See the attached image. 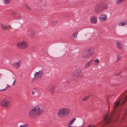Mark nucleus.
Wrapping results in <instances>:
<instances>
[{"instance_id":"obj_1","label":"nucleus","mask_w":127,"mask_h":127,"mask_svg":"<svg viewBox=\"0 0 127 127\" xmlns=\"http://www.w3.org/2000/svg\"><path fill=\"white\" fill-rule=\"evenodd\" d=\"M40 108L39 105H37L32 109L28 113L29 117L34 119L41 115L43 113L44 110L41 109Z\"/></svg>"},{"instance_id":"obj_2","label":"nucleus","mask_w":127,"mask_h":127,"mask_svg":"<svg viewBox=\"0 0 127 127\" xmlns=\"http://www.w3.org/2000/svg\"><path fill=\"white\" fill-rule=\"evenodd\" d=\"M70 109L66 108H62L59 110L57 115L59 117L62 118L68 116L70 113Z\"/></svg>"},{"instance_id":"obj_3","label":"nucleus","mask_w":127,"mask_h":127,"mask_svg":"<svg viewBox=\"0 0 127 127\" xmlns=\"http://www.w3.org/2000/svg\"><path fill=\"white\" fill-rule=\"evenodd\" d=\"M28 47V44L26 41H21L18 42L17 44V47L21 49H25Z\"/></svg>"},{"instance_id":"obj_4","label":"nucleus","mask_w":127,"mask_h":127,"mask_svg":"<svg viewBox=\"0 0 127 127\" xmlns=\"http://www.w3.org/2000/svg\"><path fill=\"white\" fill-rule=\"evenodd\" d=\"M10 104V101L6 97H5L0 101V105L4 107L9 108Z\"/></svg>"},{"instance_id":"obj_5","label":"nucleus","mask_w":127,"mask_h":127,"mask_svg":"<svg viewBox=\"0 0 127 127\" xmlns=\"http://www.w3.org/2000/svg\"><path fill=\"white\" fill-rule=\"evenodd\" d=\"M93 54V53H92L91 50L89 49H88L83 53L82 55V57L84 59L86 58H88L91 56Z\"/></svg>"},{"instance_id":"obj_6","label":"nucleus","mask_w":127,"mask_h":127,"mask_svg":"<svg viewBox=\"0 0 127 127\" xmlns=\"http://www.w3.org/2000/svg\"><path fill=\"white\" fill-rule=\"evenodd\" d=\"M43 72L42 70H39L38 72H36L34 74V78L36 79H40L42 77Z\"/></svg>"},{"instance_id":"obj_7","label":"nucleus","mask_w":127,"mask_h":127,"mask_svg":"<svg viewBox=\"0 0 127 127\" xmlns=\"http://www.w3.org/2000/svg\"><path fill=\"white\" fill-rule=\"evenodd\" d=\"M16 79L15 78H13L9 80L8 82V85L9 87H10L16 83Z\"/></svg>"},{"instance_id":"obj_8","label":"nucleus","mask_w":127,"mask_h":127,"mask_svg":"<svg viewBox=\"0 0 127 127\" xmlns=\"http://www.w3.org/2000/svg\"><path fill=\"white\" fill-rule=\"evenodd\" d=\"M107 15L105 14H103L100 15L99 20L100 21H103L107 19Z\"/></svg>"},{"instance_id":"obj_9","label":"nucleus","mask_w":127,"mask_h":127,"mask_svg":"<svg viewBox=\"0 0 127 127\" xmlns=\"http://www.w3.org/2000/svg\"><path fill=\"white\" fill-rule=\"evenodd\" d=\"M116 46L117 48L120 50H122L123 48V45L122 43L119 41L116 42Z\"/></svg>"},{"instance_id":"obj_10","label":"nucleus","mask_w":127,"mask_h":127,"mask_svg":"<svg viewBox=\"0 0 127 127\" xmlns=\"http://www.w3.org/2000/svg\"><path fill=\"white\" fill-rule=\"evenodd\" d=\"M75 72L76 73V76L78 77L82 78L83 77L84 75L81 71L79 70H77Z\"/></svg>"},{"instance_id":"obj_11","label":"nucleus","mask_w":127,"mask_h":127,"mask_svg":"<svg viewBox=\"0 0 127 127\" xmlns=\"http://www.w3.org/2000/svg\"><path fill=\"white\" fill-rule=\"evenodd\" d=\"M12 65L15 68H18L21 66V62L19 61V62H15L13 63Z\"/></svg>"},{"instance_id":"obj_12","label":"nucleus","mask_w":127,"mask_h":127,"mask_svg":"<svg viewBox=\"0 0 127 127\" xmlns=\"http://www.w3.org/2000/svg\"><path fill=\"white\" fill-rule=\"evenodd\" d=\"M97 18L96 16H93L91 17L90 22L92 23L95 24L97 23Z\"/></svg>"},{"instance_id":"obj_13","label":"nucleus","mask_w":127,"mask_h":127,"mask_svg":"<svg viewBox=\"0 0 127 127\" xmlns=\"http://www.w3.org/2000/svg\"><path fill=\"white\" fill-rule=\"evenodd\" d=\"M101 7L98 6H96L95 8V11L96 13H98L102 11Z\"/></svg>"},{"instance_id":"obj_14","label":"nucleus","mask_w":127,"mask_h":127,"mask_svg":"<svg viewBox=\"0 0 127 127\" xmlns=\"http://www.w3.org/2000/svg\"><path fill=\"white\" fill-rule=\"evenodd\" d=\"M93 61V60H91L89 61L85 64V68H87L88 67L92 64Z\"/></svg>"},{"instance_id":"obj_15","label":"nucleus","mask_w":127,"mask_h":127,"mask_svg":"<svg viewBox=\"0 0 127 127\" xmlns=\"http://www.w3.org/2000/svg\"><path fill=\"white\" fill-rule=\"evenodd\" d=\"M119 26H124L127 25V20L122 22L118 24Z\"/></svg>"},{"instance_id":"obj_16","label":"nucleus","mask_w":127,"mask_h":127,"mask_svg":"<svg viewBox=\"0 0 127 127\" xmlns=\"http://www.w3.org/2000/svg\"><path fill=\"white\" fill-rule=\"evenodd\" d=\"M76 119L75 118H74L72 119L69 122L68 127H73L72 126H70V125L73 124Z\"/></svg>"},{"instance_id":"obj_17","label":"nucleus","mask_w":127,"mask_h":127,"mask_svg":"<svg viewBox=\"0 0 127 127\" xmlns=\"http://www.w3.org/2000/svg\"><path fill=\"white\" fill-rule=\"evenodd\" d=\"M0 26L1 29L4 30H6L8 28V26H5L3 24H1Z\"/></svg>"},{"instance_id":"obj_18","label":"nucleus","mask_w":127,"mask_h":127,"mask_svg":"<svg viewBox=\"0 0 127 127\" xmlns=\"http://www.w3.org/2000/svg\"><path fill=\"white\" fill-rule=\"evenodd\" d=\"M126 0H117L116 3L118 4H119L125 1Z\"/></svg>"},{"instance_id":"obj_19","label":"nucleus","mask_w":127,"mask_h":127,"mask_svg":"<svg viewBox=\"0 0 127 127\" xmlns=\"http://www.w3.org/2000/svg\"><path fill=\"white\" fill-rule=\"evenodd\" d=\"M78 34V32L76 31L74 32L72 34V36L74 38H77V35Z\"/></svg>"},{"instance_id":"obj_20","label":"nucleus","mask_w":127,"mask_h":127,"mask_svg":"<svg viewBox=\"0 0 127 127\" xmlns=\"http://www.w3.org/2000/svg\"><path fill=\"white\" fill-rule=\"evenodd\" d=\"M119 103L120 101H118L117 103H115L113 106L114 108V109H115L117 108L119 104Z\"/></svg>"},{"instance_id":"obj_21","label":"nucleus","mask_w":127,"mask_h":127,"mask_svg":"<svg viewBox=\"0 0 127 127\" xmlns=\"http://www.w3.org/2000/svg\"><path fill=\"white\" fill-rule=\"evenodd\" d=\"M19 127H29V126L28 124H25L21 125Z\"/></svg>"},{"instance_id":"obj_22","label":"nucleus","mask_w":127,"mask_h":127,"mask_svg":"<svg viewBox=\"0 0 127 127\" xmlns=\"http://www.w3.org/2000/svg\"><path fill=\"white\" fill-rule=\"evenodd\" d=\"M90 97V95H89L83 98L82 99V100L83 101H85L87 100Z\"/></svg>"},{"instance_id":"obj_23","label":"nucleus","mask_w":127,"mask_h":127,"mask_svg":"<svg viewBox=\"0 0 127 127\" xmlns=\"http://www.w3.org/2000/svg\"><path fill=\"white\" fill-rule=\"evenodd\" d=\"M10 0H3V3L5 4H6L10 2Z\"/></svg>"},{"instance_id":"obj_24","label":"nucleus","mask_w":127,"mask_h":127,"mask_svg":"<svg viewBox=\"0 0 127 127\" xmlns=\"http://www.w3.org/2000/svg\"><path fill=\"white\" fill-rule=\"evenodd\" d=\"M57 21H55L52 22L51 23V25H55L57 23Z\"/></svg>"},{"instance_id":"obj_25","label":"nucleus","mask_w":127,"mask_h":127,"mask_svg":"<svg viewBox=\"0 0 127 127\" xmlns=\"http://www.w3.org/2000/svg\"><path fill=\"white\" fill-rule=\"evenodd\" d=\"M25 7L27 9L31 10V8L30 6L28 4H25Z\"/></svg>"},{"instance_id":"obj_26","label":"nucleus","mask_w":127,"mask_h":127,"mask_svg":"<svg viewBox=\"0 0 127 127\" xmlns=\"http://www.w3.org/2000/svg\"><path fill=\"white\" fill-rule=\"evenodd\" d=\"M52 89L56 91H58V90L57 89V87H55L54 86L52 87Z\"/></svg>"},{"instance_id":"obj_27","label":"nucleus","mask_w":127,"mask_h":127,"mask_svg":"<svg viewBox=\"0 0 127 127\" xmlns=\"http://www.w3.org/2000/svg\"><path fill=\"white\" fill-rule=\"evenodd\" d=\"M101 7L102 9L103 8L104 9H107L108 7V6L106 5H105Z\"/></svg>"},{"instance_id":"obj_28","label":"nucleus","mask_w":127,"mask_h":127,"mask_svg":"<svg viewBox=\"0 0 127 127\" xmlns=\"http://www.w3.org/2000/svg\"><path fill=\"white\" fill-rule=\"evenodd\" d=\"M7 86H6L5 88L2 89L1 88H0V91H5L7 89Z\"/></svg>"},{"instance_id":"obj_29","label":"nucleus","mask_w":127,"mask_h":127,"mask_svg":"<svg viewBox=\"0 0 127 127\" xmlns=\"http://www.w3.org/2000/svg\"><path fill=\"white\" fill-rule=\"evenodd\" d=\"M117 59H118V60H119L121 59V57L119 55H117Z\"/></svg>"},{"instance_id":"obj_30","label":"nucleus","mask_w":127,"mask_h":127,"mask_svg":"<svg viewBox=\"0 0 127 127\" xmlns=\"http://www.w3.org/2000/svg\"><path fill=\"white\" fill-rule=\"evenodd\" d=\"M111 118H112V117H109L107 119V122H106L107 123H109V121L111 120Z\"/></svg>"},{"instance_id":"obj_31","label":"nucleus","mask_w":127,"mask_h":127,"mask_svg":"<svg viewBox=\"0 0 127 127\" xmlns=\"http://www.w3.org/2000/svg\"><path fill=\"white\" fill-rule=\"evenodd\" d=\"M95 64H98L99 62V61L98 59H96L95 60Z\"/></svg>"},{"instance_id":"obj_32","label":"nucleus","mask_w":127,"mask_h":127,"mask_svg":"<svg viewBox=\"0 0 127 127\" xmlns=\"http://www.w3.org/2000/svg\"><path fill=\"white\" fill-rule=\"evenodd\" d=\"M127 98V96L125 97V98L124 101L123 102L122 104H123L127 100V99H126Z\"/></svg>"},{"instance_id":"obj_33","label":"nucleus","mask_w":127,"mask_h":127,"mask_svg":"<svg viewBox=\"0 0 127 127\" xmlns=\"http://www.w3.org/2000/svg\"><path fill=\"white\" fill-rule=\"evenodd\" d=\"M108 114L107 115H105L104 116V119L105 120H106V118H107V116L108 115Z\"/></svg>"},{"instance_id":"obj_34","label":"nucleus","mask_w":127,"mask_h":127,"mask_svg":"<svg viewBox=\"0 0 127 127\" xmlns=\"http://www.w3.org/2000/svg\"><path fill=\"white\" fill-rule=\"evenodd\" d=\"M94 126L93 125H89L88 127H94Z\"/></svg>"},{"instance_id":"obj_35","label":"nucleus","mask_w":127,"mask_h":127,"mask_svg":"<svg viewBox=\"0 0 127 127\" xmlns=\"http://www.w3.org/2000/svg\"><path fill=\"white\" fill-rule=\"evenodd\" d=\"M35 93V92L33 91H32V95H33Z\"/></svg>"},{"instance_id":"obj_36","label":"nucleus","mask_w":127,"mask_h":127,"mask_svg":"<svg viewBox=\"0 0 127 127\" xmlns=\"http://www.w3.org/2000/svg\"><path fill=\"white\" fill-rule=\"evenodd\" d=\"M125 115H123V117H125Z\"/></svg>"}]
</instances>
